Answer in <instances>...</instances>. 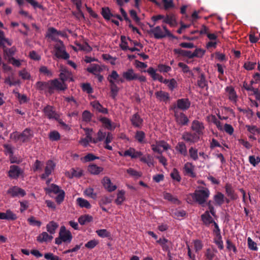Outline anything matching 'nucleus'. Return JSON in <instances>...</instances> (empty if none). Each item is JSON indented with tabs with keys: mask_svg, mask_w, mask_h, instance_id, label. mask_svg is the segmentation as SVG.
I'll list each match as a JSON object with an SVG mask.
<instances>
[{
	"mask_svg": "<svg viewBox=\"0 0 260 260\" xmlns=\"http://www.w3.org/2000/svg\"><path fill=\"white\" fill-rule=\"evenodd\" d=\"M155 94L159 101L167 102L170 99L169 93L161 90L156 92Z\"/></svg>",
	"mask_w": 260,
	"mask_h": 260,
	"instance_id": "nucleus-29",
	"label": "nucleus"
},
{
	"mask_svg": "<svg viewBox=\"0 0 260 260\" xmlns=\"http://www.w3.org/2000/svg\"><path fill=\"white\" fill-rule=\"evenodd\" d=\"M123 78L127 81H133L137 80V74L135 73L132 69H128L122 73Z\"/></svg>",
	"mask_w": 260,
	"mask_h": 260,
	"instance_id": "nucleus-17",
	"label": "nucleus"
},
{
	"mask_svg": "<svg viewBox=\"0 0 260 260\" xmlns=\"http://www.w3.org/2000/svg\"><path fill=\"white\" fill-rule=\"evenodd\" d=\"M58 223L54 221H50L46 225L47 231L50 235L54 234L55 233L56 230L58 228Z\"/></svg>",
	"mask_w": 260,
	"mask_h": 260,
	"instance_id": "nucleus-32",
	"label": "nucleus"
},
{
	"mask_svg": "<svg viewBox=\"0 0 260 260\" xmlns=\"http://www.w3.org/2000/svg\"><path fill=\"white\" fill-rule=\"evenodd\" d=\"M249 161L251 165L255 167L260 162V157L259 156L255 157L254 155H250L249 156Z\"/></svg>",
	"mask_w": 260,
	"mask_h": 260,
	"instance_id": "nucleus-56",
	"label": "nucleus"
},
{
	"mask_svg": "<svg viewBox=\"0 0 260 260\" xmlns=\"http://www.w3.org/2000/svg\"><path fill=\"white\" fill-rule=\"evenodd\" d=\"M50 81L48 82L39 81L36 84V88L40 91H48L50 92Z\"/></svg>",
	"mask_w": 260,
	"mask_h": 260,
	"instance_id": "nucleus-20",
	"label": "nucleus"
},
{
	"mask_svg": "<svg viewBox=\"0 0 260 260\" xmlns=\"http://www.w3.org/2000/svg\"><path fill=\"white\" fill-rule=\"evenodd\" d=\"M124 157L129 156L132 159H136L140 157L143 153L141 151H137L135 148L130 147L125 151Z\"/></svg>",
	"mask_w": 260,
	"mask_h": 260,
	"instance_id": "nucleus-16",
	"label": "nucleus"
},
{
	"mask_svg": "<svg viewBox=\"0 0 260 260\" xmlns=\"http://www.w3.org/2000/svg\"><path fill=\"white\" fill-rule=\"evenodd\" d=\"M141 161L147 164L149 167L154 166L153 157L149 154L143 156V155L139 157Z\"/></svg>",
	"mask_w": 260,
	"mask_h": 260,
	"instance_id": "nucleus-31",
	"label": "nucleus"
},
{
	"mask_svg": "<svg viewBox=\"0 0 260 260\" xmlns=\"http://www.w3.org/2000/svg\"><path fill=\"white\" fill-rule=\"evenodd\" d=\"M135 138L140 143H144L145 142V134L143 131H137Z\"/></svg>",
	"mask_w": 260,
	"mask_h": 260,
	"instance_id": "nucleus-48",
	"label": "nucleus"
},
{
	"mask_svg": "<svg viewBox=\"0 0 260 260\" xmlns=\"http://www.w3.org/2000/svg\"><path fill=\"white\" fill-rule=\"evenodd\" d=\"M225 191L227 196L232 200H236L237 199V195L235 193V191L230 184H226L225 186Z\"/></svg>",
	"mask_w": 260,
	"mask_h": 260,
	"instance_id": "nucleus-30",
	"label": "nucleus"
},
{
	"mask_svg": "<svg viewBox=\"0 0 260 260\" xmlns=\"http://www.w3.org/2000/svg\"><path fill=\"white\" fill-rule=\"evenodd\" d=\"M198 85L201 88H204L207 86V81L205 76L202 74L198 78Z\"/></svg>",
	"mask_w": 260,
	"mask_h": 260,
	"instance_id": "nucleus-45",
	"label": "nucleus"
},
{
	"mask_svg": "<svg viewBox=\"0 0 260 260\" xmlns=\"http://www.w3.org/2000/svg\"><path fill=\"white\" fill-rule=\"evenodd\" d=\"M77 204L82 208H85L87 209H90L91 208V205L89 202L83 198H79L77 199Z\"/></svg>",
	"mask_w": 260,
	"mask_h": 260,
	"instance_id": "nucleus-42",
	"label": "nucleus"
},
{
	"mask_svg": "<svg viewBox=\"0 0 260 260\" xmlns=\"http://www.w3.org/2000/svg\"><path fill=\"white\" fill-rule=\"evenodd\" d=\"M19 75L23 80H29L31 77L30 74L25 69L20 71L19 72Z\"/></svg>",
	"mask_w": 260,
	"mask_h": 260,
	"instance_id": "nucleus-61",
	"label": "nucleus"
},
{
	"mask_svg": "<svg viewBox=\"0 0 260 260\" xmlns=\"http://www.w3.org/2000/svg\"><path fill=\"white\" fill-rule=\"evenodd\" d=\"M214 242L220 249H223L224 247L221 235L215 236Z\"/></svg>",
	"mask_w": 260,
	"mask_h": 260,
	"instance_id": "nucleus-58",
	"label": "nucleus"
},
{
	"mask_svg": "<svg viewBox=\"0 0 260 260\" xmlns=\"http://www.w3.org/2000/svg\"><path fill=\"white\" fill-rule=\"evenodd\" d=\"M52 236L51 235L48 234V233L46 232H42L37 238V241L40 243L50 241L52 240Z\"/></svg>",
	"mask_w": 260,
	"mask_h": 260,
	"instance_id": "nucleus-28",
	"label": "nucleus"
},
{
	"mask_svg": "<svg viewBox=\"0 0 260 260\" xmlns=\"http://www.w3.org/2000/svg\"><path fill=\"white\" fill-rule=\"evenodd\" d=\"M161 148H162L164 150H166L170 148V146L168 143L164 141H160L157 142L155 144L151 145L152 150L158 153H162V150H161Z\"/></svg>",
	"mask_w": 260,
	"mask_h": 260,
	"instance_id": "nucleus-13",
	"label": "nucleus"
},
{
	"mask_svg": "<svg viewBox=\"0 0 260 260\" xmlns=\"http://www.w3.org/2000/svg\"><path fill=\"white\" fill-rule=\"evenodd\" d=\"M191 129L194 131V134H197L198 136L202 135L204 133V124L198 120H194L192 122Z\"/></svg>",
	"mask_w": 260,
	"mask_h": 260,
	"instance_id": "nucleus-10",
	"label": "nucleus"
},
{
	"mask_svg": "<svg viewBox=\"0 0 260 260\" xmlns=\"http://www.w3.org/2000/svg\"><path fill=\"white\" fill-rule=\"evenodd\" d=\"M175 117L177 123L181 125H186L189 121L187 116L182 112L175 111Z\"/></svg>",
	"mask_w": 260,
	"mask_h": 260,
	"instance_id": "nucleus-14",
	"label": "nucleus"
},
{
	"mask_svg": "<svg viewBox=\"0 0 260 260\" xmlns=\"http://www.w3.org/2000/svg\"><path fill=\"white\" fill-rule=\"evenodd\" d=\"M87 71L94 75H98L102 71V69L100 65L93 63L87 68Z\"/></svg>",
	"mask_w": 260,
	"mask_h": 260,
	"instance_id": "nucleus-33",
	"label": "nucleus"
},
{
	"mask_svg": "<svg viewBox=\"0 0 260 260\" xmlns=\"http://www.w3.org/2000/svg\"><path fill=\"white\" fill-rule=\"evenodd\" d=\"M222 131L225 132L226 133L230 135H232L234 133V129L233 127L231 124L226 123L223 126Z\"/></svg>",
	"mask_w": 260,
	"mask_h": 260,
	"instance_id": "nucleus-62",
	"label": "nucleus"
},
{
	"mask_svg": "<svg viewBox=\"0 0 260 260\" xmlns=\"http://www.w3.org/2000/svg\"><path fill=\"white\" fill-rule=\"evenodd\" d=\"M21 135V142L24 143L29 141L33 137V132L30 129L26 128Z\"/></svg>",
	"mask_w": 260,
	"mask_h": 260,
	"instance_id": "nucleus-19",
	"label": "nucleus"
},
{
	"mask_svg": "<svg viewBox=\"0 0 260 260\" xmlns=\"http://www.w3.org/2000/svg\"><path fill=\"white\" fill-rule=\"evenodd\" d=\"M225 91L227 93L229 99L231 101L236 103L237 101V95L234 88L232 86L226 87Z\"/></svg>",
	"mask_w": 260,
	"mask_h": 260,
	"instance_id": "nucleus-27",
	"label": "nucleus"
},
{
	"mask_svg": "<svg viewBox=\"0 0 260 260\" xmlns=\"http://www.w3.org/2000/svg\"><path fill=\"white\" fill-rule=\"evenodd\" d=\"M91 105L99 112L104 114H107L108 113V110L106 108H104L98 101H93L91 102Z\"/></svg>",
	"mask_w": 260,
	"mask_h": 260,
	"instance_id": "nucleus-37",
	"label": "nucleus"
},
{
	"mask_svg": "<svg viewBox=\"0 0 260 260\" xmlns=\"http://www.w3.org/2000/svg\"><path fill=\"white\" fill-rule=\"evenodd\" d=\"M174 52L176 54L181 55L183 56L188 57L191 58V51L188 50H182L181 49H175Z\"/></svg>",
	"mask_w": 260,
	"mask_h": 260,
	"instance_id": "nucleus-47",
	"label": "nucleus"
},
{
	"mask_svg": "<svg viewBox=\"0 0 260 260\" xmlns=\"http://www.w3.org/2000/svg\"><path fill=\"white\" fill-rule=\"evenodd\" d=\"M55 167V163L51 160L47 161L45 167V172L41 175L42 179H45L51 174Z\"/></svg>",
	"mask_w": 260,
	"mask_h": 260,
	"instance_id": "nucleus-7",
	"label": "nucleus"
},
{
	"mask_svg": "<svg viewBox=\"0 0 260 260\" xmlns=\"http://www.w3.org/2000/svg\"><path fill=\"white\" fill-rule=\"evenodd\" d=\"M176 150L184 156L187 154V150L185 143L183 142H179L176 146Z\"/></svg>",
	"mask_w": 260,
	"mask_h": 260,
	"instance_id": "nucleus-36",
	"label": "nucleus"
},
{
	"mask_svg": "<svg viewBox=\"0 0 260 260\" xmlns=\"http://www.w3.org/2000/svg\"><path fill=\"white\" fill-rule=\"evenodd\" d=\"M183 173L185 175L191 177H195L196 174L194 172V166L191 162H187L183 168Z\"/></svg>",
	"mask_w": 260,
	"mask_h": 260,
	"instance_id": "nucleus-12",
	"label": "nucleus"
},
{
	"mask_svg": "<svg viewBox=\"0 0 260 260\" xmlns=\"http://www.w3.org/2000/svg\"><path fill=\"white\" fill-rule=\"evenodd\" d=\"M109 82L110 83L111 95L113 99H115L118 92L119 88L113 80L109 79Z\"/></svg>",
	"mask_w": 260,
	"mask_h": 260,
	"instance_id": "nucleus-35",
	"label": "nucleus"
},
{
	"mask_svg": "<svg viewBox=\"0 0 260 260\" xmlns=\"http://www.w3.org/2000/svg\"><path fill=\"white\" fill-rule=\"evenodd\" d=\"M217 251L215 249H207L205 253V256L208 260H212L215 256Z\"/></svg>",
	"mask_w": 260,
	"mask_h": 260,
	"instance_id": "nucleus-55",
	"label": "nucleus"
},
{
	"mask_svg": "<svg viewBox=\"0 0 260 260\" xmlns=\"http://www.w3.org/2000/svg\"><path fill=\"white\" fill-rule=\"evenodd\" d=\"M126 172L131 176L135 178H139L141 176V174L140 172L137 171L133 168L128 169L126 170Z\"/></svg>",
	"mask_w": 260,
	"mask_h": 260,
	"instance_id": "nucleus-63",
	"label": "nucleus"
},
{
	"mask_svg": "<svg viewBox=\"0 0 260 260\" xmlns=\"http://www.w3.org/2000/svg\"><path fill=\"white\" fill-rule=\"evenodd\" d=\"M92 219L91 216L86 214L80 216L78 219V222L81 225H84L91 222Z\"/></svg>",
	"mask_w": 260,
	"mask_h": 260,
	"instance_id": "nucleus-39",
	"label": "nucleus"
},
{
	"mask_svg": "<svg viewBox=\"0 0 260 260\" xmlns=\"http://www.w3.org/2000/svg\"><path fill=\"white\" fill-rule=\"evenodd\" d=\"M8 193L10 194L12 197H24L25 194V191L24 189L17 186H13L8 190Z\"/></svg>",
	"mask_w": 260,
	"mask_h": 260,
	"instance_id": "nucleus-15",
	"label": "nucleus"
},
{
	"mask_svg": "<svg viewBox=\"0 0 260 260\" xmlns=\"http://www.w3.org/2000/svg\"><path fill=\"white\" fill-rule=\"evenodd\" d=\"M59 234V238L64 242L70 243L72 239V236L71 232L67 230L64 226L60 227Z\"/></svg>",
	"mask_w": 260,
	"mask_h": 260,
	"instance_id": "nucleus-8",
	"label": "nucleus"
},
{
	"mask_svg": "<svg viewBox=\"0 0 260 260\" xmlns=\"http://www.w3.org/2000/svg\"><path fill=\"white\" fill-rule=\"evenodd\" d=\"M45 116L49 119L57 120L59 118L58 115L55 112L53 107L51 106H46L43 110Z\"/></svg>",
	"mask_w": 260,
	"mask_h": 260,
	"instance_id": "nucleus-11",
	"label": "nucleus"
},
{
	"mask_svg": "<svg viewBox=\"0 0 260 260\" xmlns=\"http://www.w3.org/2000/svg\"><path fill=\"white\" fill-rule=\"evenodd\" d=\"M50 93H52L54 90H64L67 86L62 81H60L58 79H54L50 81Z\"/></svg>",
	"mask_w": 260,
	"mask_h": 260,
	"instance_id": "nucleus-4",
	"label": "nucleus"
},
{
	"mask_svg": "<svg viewBox=\"0 0 260 260\" xmlns=\"http://www.w3.org/2000/svg\"><path fill=\"white\" fill-rule=\"evenodd\" d=\"M188 152H189L190 157L193 160H197L198 159V158H199L198 152V150L196 148H195L193 147H191L189 149Z\"/></svg>",
	"mask_w": 260,
	"mask_h": 260,
	"instance_id": "nucleus-46",
	"label": "nucleus"
},
{
	"mask_svg": "<svg viewBox=\"0 0 260 260\" xmlns=\"http://www.w3.org/2000/svg\"><path fill=\"white\" fill-rule=\"evenodd\" d=\"M210 191L207 188L202 187L195 191L192 194V198L199 204H204L208 199Z\"/></svg>",
	"mask_w": 260,
	"mask_h": 260,
	"instance_id": "nucleus-2",
	"label": "nucleus"
},
{
	"mask_svg": "<svg viewBox=\"0 0 260 260\" xmlns=\"http://www.w3.org/2000/svg\"><path fill=\"white\" fill-rule=\"evenodd\" d=\"M104 170L103 167H99L94 164H90L88 167V171L92 175H98Z\"/></svg>",
	"mask_w": 260,
	"mask_h": 260,
	"instance_id": "nucleus-24",
	"label": "nucleus"
},
{
	"mask_svg": "<svg viewBox=\"0 0 260 260\" xmlns=\"http://www.w3.org/2000/svg\"><path fill=\"white\" fill-rule=\"evenodd\" d=\"M27 221L29 224L34 226H37L38 227H40L42 222L39 221L36 219L35 217L34 216H30L27 219Z\"/></svg>",
	"mask_w": 260,
	"mask_h": 260,
	"instance_id": "nucleus-54",
	"label": "nucleus"
},
{
	"mask_svg": "<svg viewBox=\"0 0 260 260\" xmlns=\"http://www.w3.org/2000/svg\"><path fill=\"white\" fill-rule=\"evenodd\" d=\"M99 157L95 156L92 153H88L85 155L84 157L81 158V160L85 162L94 160L96 159H99Z\"/></svg>",
	"mask_w": 260,
	"mask_h": 260,
	"instance_id": "nucleus-60",
	"label": "nucleus"
},
{
	"mask_svg": "<svg viewBox=\"0 0 260 260\" xmlns=\"http://www.w3.org/2000/svg\"><path fill=\"white\" fill-rule=\"evenodd\" d=\"M97 136L98 138L96 139H93V143L95 144L99 141H103L106 136V133L100 130L97 134Z\"/></svg>",
	"mask_w": 260,
	"mask_h": 260,
	"instance_id": "nucleus-52",
	"label": "nucleus"
},
{
	"mask_svg": "<svg viewBox=\"0 0 260 260\" xmlns=\"http://www.w3.org/2000/svg\"><path fill=\"white\" fill-rule=\"evenodd\" d=\"M150 32L157 39H162L166 37L174 38L173 35L167 28L166 25H162V28L159 26L154 27L150 30Z\"/></svg>",
	"mask_w": 260,
	"mask_h": 260,
	"instance_id": "nucleus-1",
	"label": "nucleus"
},
{
	"mask_svg": "<svg viewBox=\"0 0 260 260\" xmlns=\"http://www.w3.org/2000/svg\"><path fill=\"white\" fill-rule=\"evenodd\" d=\"M45 190L46 191V193H50L51 192H53L55 194L58 193L59 192H60L61 190L59 189V187L58 186L54 184H51L50 186L48 187H46L45 188Z\"/></svg>",
	"mask_w": 260,
	"mask_h": 260,
	"instance_id": "nucleus-41",
	"label": "nucleus"
},
{
	"mask_svg": "<svg viewBox=\"0 0 260 260\" xmlns=\"http://www.w3.org/2000/svg\"><path fill=\"white\" fill-rule=\"evenodd\" d=\"M101 182L105 189L109 192L114 191L117 189V186L112 182L109 177L105 176Z\"/></svg>",
	"mask_w": 260,
	"mask_h": 260,
	"instance_id": "nucleus-9",
	"label": "nucleus"
},
{
	"mask_svg": "<svg viewBox=\"0 0 260 260\" xmlns=\"http://www.w3.org/2000/svg\"><path fill=\"white\" fill-rule=\"evenodd\" d=\"M131 121L133 125L136 127H141L142 125L143 119L137 113L134 114L132 116Z\"/></svg>",
	"mask_w": 260,
	"mask_h": 260,
	"instance_id": "nucleus-26",
	"label": "nucleus"
},
{
	"mask_svg": "<svg viewBox=\"0 0 260 260\" xmlns=\"http://www.w3.org/2000/svg\"><path fill=\"white\" fill-rule=\"evenodd\" d=\"M16 48L12 47L10 48H6L4 50V57L7 61H10L11 58H14L13 56L16 52Z\"/></svg>",
	"mask_w": 260,
	"mask_h": 260,
	"instance_id": "nucleus-25",
	"label": "nucleus"
},
{
	"mask_svg": "<svg viewBox=\"0 0 260 260\" xmlns=\"http://www.w3.org/2000/svg\"><path fill=\"white\" fill-rule=\"evenodd\" d=\"M92 117V114L88 111L85 110L82 113V120L83 121L88 122H89Z\"/></svg>",
	"mask_w": 260,
	"mask_h": 260,
	"instance_id": "nucleus-57",
	"label": "nucleus"
},
{
	"mask_svg": "<svg viewBox=\"0 0 260 260\" xmlns=\"http://www.w3.org/2000/svg\"><path fill=\"white\" fill-rule=\"evenodd\" d=\"M125 191L123 190H118L117 194V198L115 201L117 205H121L125 200Z\"/></svg>",
	"mask_w": 260,
	"mask_h": 260,
	"instance_id": "nucleus-40",
	"label": "nucleus"
},
{
	"mask_svg": "<svg viewBox=\"0 0 260 260\" xmlns=\"http://www.w3.org/2000/svg\"><path fill=\"white\" fill-rule=\"evenodd\" d=\"M163 22L169 24L170 26H173L175 24V19L173 15H167L165 16Z\"/></svg>",
	"mask_w": 260,
	"mask_h": 260,
	"instance_id": "nucleus-49",
	"label": "nucleus"
},
{
	"mask_svg": "<svg viewBox=\"0 0 260 260\" xmlns=\"http://www.w3.org/2000/svg\"><path fill=\"white\" fill-rule=\"evenodd\" d=\"M100 120L104 126L109 130H113L117 126L116 123L112 122L109 119L106 117H102Z\"/></svg>",
	"mask_w": 260,
	"mask_h": 260,
	"instance_id": "nucleus-22",
	"label": "nucleus"
},
{
	"mask_svg": "<svg viewBox=\"0 0 260 260\" xmlns=\"http://www.w3.org/2000/svg\"><path fill=\"white\" fill-rule=\"evenodd\" d=\"M224 198V195L219 192H217V194L214 196V200L215 203L219 206H221L223 203Z\"/></svg>",
	"mask_w": 260,
	"mask_h": 260,
	"instance_id": "nucleus-44",
	"label": "nucleus"
},
{
	"mask_svg": "<svg viewBox=\"0 0 260 260\" xmlns=\"http://www.w3.org/2000/svg\"><path fill=\"white\" fill-rule=\"evenodd\" d=\"M182 139L189 144H193L199 141L200 137L194 133L184 132L182 135Z\"/></svg>",
	"mask_w": 260,
	"mask_h": 260,
	"instance_id": "nucleus-5",
	"label": "nucleus"
},
{
	"mask_svg": "<svg viewBox=\"0 0 260 260\" xmlns=\"http://www.w3.org/2000/svg\"><path fill=\"white\" fill-rule=\"evenodd\" d=\"M60 34L57 30L53 27H50L48 29L46 37L51 40L56 41V37Z\"/></svg>",
	"mask_w": 260,
	"mask_h": 260,
	"instance_id": "nucleus-34",
	"label": "nucleus"
},
{
	"mask_svg": "<svg viewBox=\"0 0 260 260\" xmlns=\"http://www.w3.org/2000/svg\"><path fill=\"white\" fill-rule=\"evenodd\" d=\"M177 108L182 110L188 109L190 106V102L188 99H181L177 101Z\"/></svg>",
	"mask_w": 260,
	"mask_h": 260,
	"instance_id": "nucleus-18",
	"label": "nucleus"
},
{
	"mask_svg": "<svg viewBox=\"0 0 260 260\" xmlns=\"http://www.w3.org/2000/svg\"><path fill=\"white\" fill-rule=\"evenodd\" d=\"M205 53V51L203 49L198 48L196 49L193 52H191V58L194 57H202Z\"/></svg>",
	"mask_w": 260,
	"mask_h": 260,
	"instance_id": "nucleus-51",
	"label": "nucleus"
},
{
	"mask_svg": "<svg viewBox=\"0 0 260 260\" xmlns=\"http://www.w3.org/2000/svg\"><path fill=\"white\" fill-rule=\"evenodd\" d=\"M93 139L92 138V137H88L86 136L85 138L81 139L79 141V143L81 145L83 146L84 147H86L88 145L89 143H90V142L93 143Z\"/></svg>",
	"mask_w": 260,
	"mask_h": 260,
	"instance_id": "nucleus-50",
	"label": "nucleus"
},
{
	"mask_svg": "<svg viewBox=\"0 0 260 260\" xmlns=\"http://www.w3.org/2000/svg\"><path fill=\"white\" fill-rule=\"evenodd\" d=\"M157 243L159 244L164 251H168L169 249L170 242L165 238L160 239L157 241Z\"/></svg>",
	"mask_w": 260,
	"mask_h": 260,
	"instance_id": "nucleus-43",
	"label": "nucleus"
},
{
	"mask_svg": "<svg viewBox=\"0 0 260 260\" xmlns=\"http://www.w3.org/2000/svg\"><path fill=\"white\" fill-rule=\"evenodd\" d=\"M201 218L204 223L207 226H210L215 222L212 217L210 216L208 211H206L202 214Z\"/></svg>",
	"mask_w": 260,
	"mask_h": 260,
	"instance_id": "nucleus-23",
	"label": "nucleus"
},
{
	"mask_svg": "<svg viewBox=\"0 0 260 260\" xmlns=\"http://www.w3.org/2000/svg\"><path fill=\"white\" fill-rule=\"evenodd\" d=\"M54 48L56 57L64 59H67L70 57L69 53L65 50V47L62 41H59L58 43L55 45Z\"/></svg>",
	"mask_w": 260,
	"mask_h": 260,
	"instance_id": "nucleus-3",
	"label": "nucleus"
},
{
	"mask_svg": "<svg viewBox=\"0 0 260 260\" xmlns=\"http://www.w3.org/2000/svg\"><path fill=\"white\" fill-rule=\"evenodd\" d=\"M163 197L165 200H167L174 204L178 205L180 204V201L178 200V199L175 197L172 196L170 193L164 192L163 193Z\"/></svg>",
	"mask_w": 260,
	"mask_h": 260,
	"instance_id": "nucleus-38",
	"label": "nucleus"
},
{
	"mask_svg": "<svg viewBox=\"0 0 260 260\" xmlns=\"http://www.w3.org/2000/svg\"><path fill=\"white\" fill-rule=\"evenodd\" d=\"M60 73L59 74V77L63 82L69 79H70L71 81L73 80L71 72L67 70L65 68H61L60 70Z\"/></svg>",
	"mask_w": 260,
	"mask_h": 260,
	"instance_id": "nucleus-21",
	"label": "nucleus"
},
{
	"mask_svg": "<svg viewBox=\"0 0 260 260\" xmlns=\"http://www.w3.org/2000/svg\"><path fill=\"white\" fill-rule=\"evenodd\" d=\"M147 72L154 80H157L160 76L159 74L156 73L155 70L153 68H149Z\"/></svg>",
	"mask_w": 260,
	"mask_h": 260,
	"instance_id": "nucleus-59",
	"label": "nucleus"
},
{
	"mask_svg": "<svg viewBox=\"0 0 260 260\" xmlns=\"http://www.w3.org/2000/svg\"><path fill=\"white\" fill-rule=\"evenodd\" d=\"M85 194L93 199H95L96 198V193L94 192V190L92 188L89 187L86 188L84 191Z\"/></svg>",
	"mask_w": 260,
	"mask_h": 260,
	"instance_id": "nucleus-53",
	"label": "nucleus"
},
{
	"mask_svg": "<svg viewBox=\"0 0 260 260\" xmlns=\"http://www.w3.org/2000/svg\"><path fill=\"white\" fill-rule=\"evenodd\" d=\"M23 171L19 166L12 165L10 167V170L8 171V176L12 179H17L23 174Z\"/></svg>",
	"mask_w": 260,
	"mask_h": 260,
	"instance_id": "nucleus-6",
	"label": "nucleus"
},
{
	"mask_svg": "<svg viewBox=\"0 0 260 260\" xmlns=\"http://www.w3.org/2000/svg\"><path fill=\"white\" fill-rule=\"evenodd\" d=\"M44 257L47 260H62L58 256L54 255L52 253H46L44 254Z\"/></svg>",
	"mask_w": 260,
	"mask_h": 260,
	"instance_id": "nucleus-64",
	"label": "nucleus"
}]
</instances>
